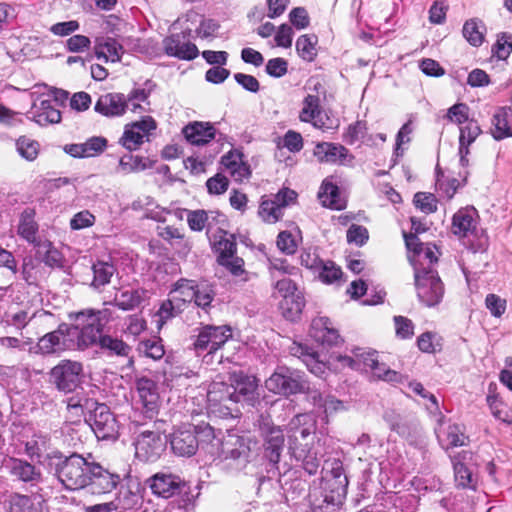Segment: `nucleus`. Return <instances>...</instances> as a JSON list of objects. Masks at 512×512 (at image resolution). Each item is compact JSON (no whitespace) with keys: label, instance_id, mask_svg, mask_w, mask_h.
<instances>
[{"label":"nucleus","instance_id":"1","mask_svg":"<svg viewBox=\"0 0 512 512\" xmlns=\"http://www.w3.org/2000/svg\"><path fill=\"white\" fill-rule=\"evenodd\" d=\"M320 440L315 442L312 426L297 434L288 435V449L291 455L302 462L303 468L310 475H315L320 467L321 454L319 452Z\"/></svg>","mask_w":512,"mask_h":512},{"label":"nucleus","instance_id":"2","mask_svg":"<svg viewBox=\"0 0 512 512\" xmlns=\"http://www.w3.org/2000/svg\"><path fill=\"white\" fill-rule=\"evenodd\" d=\"M320 440L315 442L312 426L297 434L288 435V449L291 455L302 462L303 468L310 475H315L320 467L321 454L319 452Z\"/></svg>","mask_w":512,"mask_h":512},{"label":"nucleus","instance_id":"3","mask_svg":"<svg viewBox=\"0 0 512 512\" xmlns=\"http://www.w3.org/2000/svg\"><path fill=\"white\" fill-rule=\"evenodd\" d=\"M92 460L93 456L91 454L83 457L80 454L73 453L56 465L57 478L67 489L86 488Z\"/></svg>","mask_w":512,"mask_h":512},{"label":"nucleus","instance_id":"4","mask_svg":"<svg viewBox=\"0 0 512 512\" xmlns=\"http://www.w3.org/2000/svg\"><path fill=\"white\" fill-rule=\"evenodd\" d=\"M265 387L274 394L285 396L302 393L309 388L302 373L287 367H278L265 381Z\"/></svg>","mask_w":512,"mask_h":512},{"label":"nucleus","instance_id":"5","mask_svg":"<svg viewBox=\"0 0 512 512\" xmlns=\"http://www.w3.org/2000/svg\"><path fill=\"white\" fill-rule=\"evenodd\" d=\"M478 219V212L474 207H464L453 215L451 226L452 233L458 237L476 238L475 251L484 249L487 244L486 235L478 228Z\"/></svg>","mask_w":512,"mask_h":512},{"label":"nucleus","instance_id":"6","mask_svg":"<svg viewBox=\"0 0 512 512\" xmlns=\"http://www.w3.org/2000/svg\"><path fill=\"white\" fill-rule=\"evenodd\" d=\"M348 479L340 472L334 471L332 478L325 481L322 503H316L313 494H310V502L313 512H333L342 504L347 493Z\"/></svg>","mask_w":512,"mask_h":512},{"label":"nucleus","instance_id":"7","mask_svg":"<svg viewBox=\"0 0 512 512\" xmlns=\"http://www.w3.org/2000/svg\"><path fill=\"white\" fill-rule=\"evenodd\" d=\"M414 277L419 300L428 307L438 304L444 295V285L438 272L433 268H429L428 272L417 270Z\"/></svg>","mask_w":512,"mask_h":512},{"label":"nucleus","instance_id":"8","mask_svg":"<svg viewBox=\"0 0 512 512\" xmlns=\"http://www.w3.org/2000/svg\"><path fill=\"white\" fill-rule=\"evenodd\" d=\"M168 438L158 430H143L135 439V455L141 461L154 462L166 449Z\"/></svg>","mask_w":512,"mask_h":512},{"label":"nucleus","instance_id":"9","mask_svg":"<svg viewBox=\"0 0 512 512\" xmlns=\"http://www.w3.org/2000/svg\"><path fill=\"white\" fill-rule=\"evenodd\" d=\"M297 199V193L289 188H283L271 198L263 197L258 209L259 217L267 223H276L283 216L284 209Z\"/></svg>","mask_w":512,"mask_h":512},{"label":"nucleus","instance_id":"10","mask_svg":"<svg viewBox=\"0 0 512 512\" xmlns=\"http://www.w3.org/2000/svg\"><path fill=\"white\" fill-rule=\"evenodd\" d=\"M82 372L83 366L80 362L62 360L50 371V381L59 391L69 393L80 385Z\"/></svg>","mask_w":512,"mask_h":512},{"label":"nucleus","instance_id":"11","mask_svg":"<svg viewBox=\"0 0 512 512\" xmlns=\"http://www.w3.org/2000/svg\"><path fill=\"white\" fill-rule=\"evenodd\" d=\"M214 248L218 253L217 261L220 265L226 267L233 275L238 276L244 272V261L237 257L234 236L224 232L220 239L214 243Z\"/></svg>","mask_w":512,"mask_h":512},{"label":"nucleus","instance_id":"12","mask_svg":"<svg viewBox=\"0 0 512 512\" xmlns=\"http://www.w3.org/2000/svg\"><path fill=\"white\" fill-rule=\"evenodd\" d=\"M86 489L94 495L110 493L120 483V476L102 467L94 459L88 474Z\"/></svg>","mask_w":512,"mask_h":512},{"label":"nucleus","instance_id":"13","mask_svg":"<svg viewBox=\"0 0 512 512\" xmlns=\"http://www.w3.org/2000/svg\"><path fill=\"white\" fill-rule=\"evenodd\" d=\"M156 122L151 116H145L139 121L128 123L120 138V144L129 151L137 150L144 138L149 137L151 131L156 129Z\"/></svg>","mask_w":512,"mask_h":512},{"label":"nucleus","instance_id":"14","mask_svg":"<svg viewBox=\"0 0 512 512\" xmlns=\"http://www.w3.org/2000/svg\"><path fill=\"white\" fill-rule=\"evenodd\" d=\"M86 422L98 439H111L117 436V421L105 404H97Z\"/></svg>","mask_w":512,"mask_h":512},{"label":"nucleus","instance_id":"15","mask_svg":"<svg viewBox=\"0 0 512 512\" xmlns=\"http://www.w3.org/2000/svg\"><path fill=\"white\" fill-rule=\"evenodd\" d=\"M58 96H54V100L48 97H37L28 112V118L35 121L41 126L47 124L58 123L61 120V113L56 107Z\"/></svg>","mask_w":512,"mask_h":512},{"label":"nucleus","instance_id":"16","mask_svg":"<svg viewBox=\"0 0 512 512\" xmlns=\"http://www.w3.org/2000/svg\"><path fill=\"white\" fill-rule=\"evenodd\" d=\"M169 442L173 453L181 457L194 455L199 447V440L191 425L175 429L169 437Z\"/></svg>","mask_w":512,"mask_h":512},{"label":"nucleus","instance_id":"17","mask_svg":"<svg viewBox=\"0 0 512 512\" xmlns=\"http://www.w3.org/2000/svg\"><path fill=\"white\" fill-rule=\"evenodd\" d=\"M138 401L148 418H153L159 409V392L157 383L148 378L140 377L135 382Z\"/></svg>","mask_w":512,"mask_h":512},{"label":"nucleus","instance_id":"18","mask_svg":"<svg viewBox=\"0 0 512 512\" xmlns=\"http://www.w3.org/2000/svg\"><path fill=\"white\" fill-rule=\"evenodd\" d=\"M229 381L234 393V399L236 404L239 402H247L249 405H254L258 399V383L254 376H249L243 372H233L229 376Z\"/></svg>","mask_w":512,"mask_h":512},{"label":"nucleus","instance_id":"19","mask_svg":"<svg viewBox=\"0 0 512 512\" xmlns=\"http://www.w3.org/2000/svg\"><path fill=\"white\" fill-rule=\"evenodd\" d=\"M163 47L168 56L181 60H193L199 54L197 46L190 42L188 35L184 32L166 37L163 40Z\"/></svg>","mask_w":512,"mask_h":512},{"label":"nucleus","instance_id":"20","mask_svg":"<svg viewBox=\"0 0 512 512\" xmlns=\"http://www.w3.org/2000/svg\"><path fill=\"white\" fill-rule=\"evenodd\" d=\"M235 390L231 383L224 381H213L207 392V400L211 409L215 410L217 406H223L227 410L226 414H231V405L236 404L234 399Z\"/></svg>","mask_w":512,"mask_h":512},{"label":"nucleus","instance_id":"21","mask_svg":"<svg viewBox=\"0 0 512 512\" xmlns=\"http://www.w3.org/2000/svg\"><path fill=\"white\" fill-rule=\"evenodd\" d=\"M314 156L321 163L346 164L353 160L348 149L341 144L331 142L318 143L314 148Z\"/></svg>","mask_w":512,"mask_h":512},{"label":"nucleus","instance_id":"22","mask_svg":"<svg viewBox=\"0 0 512 512\" xmlns=\"http://www.w3.org/2000/svg\"><path fill=\"white\" fill-rule=\"evenodd\" d=\"M67 337L69 341H75L79 349H86L90 345L100 344V338L104 337L100 322L89 323L79 329L77 326L69 328L67 326Z\"/></svg>","mask_w":512,"mask_h":512},{"label":"nucleus","instance_id":"23","mask_svg":"<svg viewBox=\"0 0 512 512\" xmlns=\"http://www.w3.org/2000/svg\"><path fill=\"white\" fill-rule=\"evenodd\" d=\"M148 483L153 494L170 498L180 492L182 481L173 474L156 473L148 479Z\"/></svg>","mask_w":512,"mask_h":512},{"label":"nucleus","instance_id":"24","mask_svg":"<svg viewBox=\"0 0 512 512\" xmlns=\"http://www.w3.org/2000/svg\"><path fill=\"white\" fill-rule=\"evenodd\" d=\"M5 466L13 477L22 482L36 485L42 481L41 471L25 460L11 457Z\"/></svg>","mask_w":512,"mask_h":512},{"label":"nucleus","instance_id":"25","mask_svg":"<svg viewBox=\"0 0 512 512\" xmlns=\"http://www.w3.org/2000/svg\"><path fill=\"white\" fill-rule=\"evenodd\" d=\"M127 108V99L125 95L121 93H107L101 95L95 104V111L107 117L121 116L125 113Z\"/></svg>","mask_w":512,"mask_h":512},{"label":"nucleus","instance_id":"26","mask_svg":"<svg viewBox=\"0 0 512 512\" xmlns=\"http://www.w3.org/2000/svg\"><path fill=\"white\" fill-rule=\"evenodd\" d=\"M107 147V140L104 137L94 136L84 143L65 145L64 151L76 158L95 157L101 154Z\"/></svg>","mask_w":512,"mask_h":512},{"label":"nucleus","instance_id":"27","mask_svg":"<svg viewBox=\"0 0 512 512\" xmlns=\"http://www.w3.org/2000/svg\"><path fill=\"white\" fill-rule=\"evenodd\" d=\"M182 133L192 145H205L216 136V129L210 122H191L187 124Z\"/></svg>","mask_w":512,"mask_h":512},{"label":"nucleus","instance_id":"28","mask_svg":"<svg viewBox=\"0 0 512 512\" xmlns=\"http://www.w3.org/2000/svg\"><path fill=\"white\" fill-rule=\"evenodd\" d=\"M293 356L298 357L306 365L309 371L317 376H321L327 369L326 362L320 359V355L311 347L303 344H294L291 347Z\"/></svg>","mask_w":512,"mask_h":512},{"label":"nucleus","instance_id":"29","mask_svg":"<svg viewBox=\"0 0 512 512\" xmlns=\"http://www.w3.org/2000/svg\"><path fill=\"white\" fill-rule=\"evenodd\" d=\"M251 440L247 437L229 434L221 443V452L226 458L246 460L251 450Z\"/></svg>","mask_w":512,"mask_h":512},{"label":"nucleus","instance_id":"30","mask_svg":"<svg viewBox=\"0 0 512 512\" xmlns=\"http://www.w3.org/2000/svg\"><path fill=\"white\" fill-rule=\"evenodd\" d=\"M99 346L108 356L122 358L129 367L133 365L132 348L123 340L110 335H104V337L100 338Z\"/></svg>","mask_w":512,"mask_h":512},{"label":"nucleus","instance_id":"31","mask_svg":"<svg viewBox=\"0 0 512 512\" xmlns=\"http://www.w3.org/2000/svg\"><path fill=\"white\" fill-rule=\"evenodd\" d=\"M95 55L105 62H119L123 53L122 45L113 37H96L94 45Z\"/></svg>","mask_w":512,"mask_h":512},{"label":"nucleus","instance_id":"32","mask_svg":"<svg viewBox=\"0 0 512 512\" xmlns=\"http://www.w3.org/2000/svg\"><path fill=\"white\" fill-rule=\"evenodd\" d=\"M310 336L318 343L327 346H337L343 342L337 329L327 325V322H312Z\"/></svg>","mask_w":512,"mask_h":512},{"label":"nucleus","instance_id":"33","mask_svg":"<svg viewBox=\"0 0 512 512\" xmlns=\"http://www.w3.org/2000/svg\"><path fill=\"white\" fill-rule=\"evenodd\" d=\"M321 112L319 97L309 94L302 102L299 119L302 122L312 123L316 128H322L324 122L320 119Z\"/></svg>","mask_w":512,"mask_h":512},{"label":"nucleus","instance_id":"34","mask_svg":"<svg viewBox=\"0 0 512 512\" xmlns=\"http://www.w3.org/2000/svg\"><path fill=\"white\" fill-rule=\"evenodd\" d=\"M437 248L435 245L429 243L421 246V249L409 257L411 264L414 267V275L417 270L422 272H428L429 268H433V265L438 261Z\"/></svg>","mask_w":512,"mask_h":512},{"label":"nucleus","instance_id":"35","mask_svg":"<svg viewBox=\"0 0 512 512\" xmlns=\"http://www.w3.org/2000/svg\"><path fill=\"white\" fill-rule=\"evenodd\" d=\"M492 135L496 140L512 136V111L510 108L501 107L493 115Z\"/></svg>","mask_w":512,"mask_h":512},{"label":"nucleus","instance_id":"36","mask_svg":"<svg viewBox=\"0 0 512 512\" xmlns=\"http://www.w3.org/2000/svg\"><path fill=\"white\" fill-rule=\"evenodd\" d=\"M318 198L323 206L341 210L345 208V201L341 198L337 185L325 179L318 192Z\"/></svg>","mask_w":512,"mask_h":512},{"label":"nucleus","instance_id":"37","mask_svg":"<svg viewBox=\"0 0 512 512\" xmlns=\"http://www.w3.org/2000/svg\"><path fill=\"white\" fill-rule=\"evenodd\" d=\"M17 231L23 239L35 246L41 242L37 239L38 224L35 221L33 209L27 208L21 213Z\"/></svg>","mask_w":512,"mask_h":512},{"label":"nucleus","instance_id":"38","mask_svg":"<svg viewBox=\"0 0 512 512\" xmlns=\"http://www.w3.org/2000/svg\"><path fill=\"white\" fill-rule=\"evenodd\" d=\"M284 447V435L280 428L273 427L265 439V456L273 464H277Z\"/></svg>","mask_w":512,"mask_h":512},{"label":"nucleus","instance_id":"39","mask_svg":"<svg viewBox=\"0 0 512 512\" xmlns=\"http://www.w3.org/2000/svg\"><path fill=\"white\" fill-rule=\"evenodd\" d=\"M65 331L67 332V324L63 323L58 331L48 333L40 338L38 342L39 351L44 354H50L56 352L61 346L66 345L68 337L64 335Z\"/></svg>","mask_w":512,"mask_h":512},{"label":"nucleus","instance_id":"40","mask_svg":"<svg viewBox=\"0 0 512 512\" xmlns=\"http://www.w3.org/2000/svg\"><path fill=\"white\" fill-rule=\"evenodd\" d=\"M152 165V161L148 158L126 154L119 159V165L116 168V173L127 175L149 169Z\"/></svg>","mask_w":512,"mask_h":512},{"label":"nucleus","instance_id":"41","mask_svg":"<svg viewBox=\"0 0 512 512\" xmlns=\"http://www.w3.org/2000/svg\"><path fill=\"white\" fill-rule=\"evenodd\" d=\"M275 290L283 297V301L281 302V308L287 309L292 313V317H295L297 313L300 312V304L296 303L295 311L292 308H289L288 305L290 302L294 300V294L296 291L295 283L289 278H282L277 280L275 284Z\"/></svg>","mask_w":512,"mask_h":512},{"label":"nucleus","instance_id":"42","mask_svg":"<svg viewBox=\"0 0 512 512\" xmlns=\"http://www.w3.org/2000/svg\"><path fill=\"white\" fill-rule=\"evenodd\" d=\"M318 38L314 34L301 35L296 41V51L304 61L311 62L317 55Z\"/></svg>","mask_w":512,"mask_h":512},{"label":"nucleus","instance_id":"43","mask_svg":"<svg viewBox=\"0 0 512 512\" xmlns=\"http://www.w3.org/2000/svg\"><path fill=\"white\" fill-rule=\"evenodd\" d=\"M10 512H42V501L37 497L17 494L11 498Z\"/></svg>","mask_w":512,"mask_h":512},{"label":"nucleus","instance_id":"44","mask_svg":"<svg viewBox=\"0 0 512 512\" xmlns=\"http://www.w3.org/2000/svg\"><path fill=\"white\" fill-rule=\"evenodd\" d=\"M216 215L214 212H207L205 210H193L187 214V222L191 230L202 231L204 228H210Z\"/></svg>","mask_w":512,"mask_h":512},{"label":"nucleus","instance_id":"45","mask_svg":"<svg viewBox=\"0 0 512 512\" xmlns=\"http://www.w3.org/2000/svg\"><path fill=\"white\" fill-rule=\"evenodd\" d=\"M37 254L41 260L49 267H59L62 264L61 253L49 241L39 242Z\"/></svg>","mask_w":512,"mask_h":512},{"label":"nucleus","instance_id":"46","mask_svg":"<svg viewBox=\"0 0 512 512\" xmlns=\"http://www.w3.org/2000/svg\"><path fill=\"white\" fill-rule=\"evenodd\" d=\"M196 287L197 285L193 280L180 279L174 284L171 296L185 305V303L193 301Z\"/></svg>","mask_w":512,"mask_h":512},{"label":"nucleus","instance_id":"47","mask_svg":"<svg viewBox=\"0 0 512 512\" xmlns=\"http://www.w3.org/2000/svg\"><path fill=\"white\" fill-rule=\"evenodd\" d=\"M438 437L441 442L446 443L447 448L464 446L467 440L461 426L457 424L449 425Z\"/></svg>","mask_w":512,"mask_h":512},{"label":"nucleus","instance_id":"48","mask_svg":"<svg viewBox=\"0 0 512 512\" xmlns=\"http://www.w3.org/2000/svg\"><path fill=\"white\" fill-rule=\"evenodd\" d=\"M50 448V438L46 435L35 434L25 444V452L31 458H40Z\"/></svg>","mask_w":512,"mask_h":512},{"label":"nucleus","instance_id":"49","mask_svg":"<svg viewBox=\"0 0 512 512\" xmlns=\"http://www.w3.org/2000/svg\"><path fill=\"white\" fill-rule=\"evenodd\" d=\"M16 150L25 160L34 161L39 154V143L26 136H21L16 141Z\"/></svg>","mask_w":512,"mask_h":512},{"label":"nucleus","instance_id":"50","mask_svg":"<svg viewBox=\"0 0 512 512\" xmlns=\"http://www.w3.org/2000/svg\"><path fill=\"white\" fill-rule=\"evenodd\" d=\"M92 269L94 274L92 285L95 288L108 284L115 273L114 266L107 262H98L93 265Z\"/></svg>","mask_w":512,"mask_h":512},{"label":"nucleus","instance_id":"51","mask_svg":"<svg viewBox=\"0 0 512 512\" xmlns=\"http://www.w3.org/2000/svg\"><path fill=\"white\" fill-rule=\"evenodd\" d=\"M206 330L211 338L212 349H214V351L232 337L231 327L225 324L219 326L207 325Z\"/></svg>","mask_w":512,"mask_h":512},{"label":"nucleus","instance_id":"52","mask_svg":"<svg viewBox=\"0 0 512 512\" xmlns=\"http://www.w3.org/2000/svg\"><path fill=\"white\" fill-rule=\"evenodd\" d=\"M141 292L139 290H125L115 297V303L111 304L122 310H131L141 302Z\"/></svg>","mask_w":512,"mask_h":512},{"label":"nucleus","instance_id":"53","mask_svg":"<svg viewBox=\"0 0 512 512\" xmlns=\"http://www.w3.org/2000/svg\"><path fill=\"white\" fill-rule=\"evenodd\" d=\"M352 353L359 361V371L367 372L377 364L378 352L376 350L357 347L352 350Z\"/></svg>","mask_w":512,"mask_h":512},{"label":"nucleus","instance_id":"54","mask_svg":"<svg viewBox=\"0 0 512 512\" xmlns=\"http://www.w3.org/2000/svg\"><path fill=\"white\" fill-rule=\"evenodd\" d=\"M391 429L401 437L411 441H414L420 433L419 424L417 422L407 420L391 423Z\"/></svg>","mask_w":512,"mask_h":512},{"label":"nucleus","instance_id":"55","mask_svg":"<svg viewBox=\"0 0 512 512\" xmlns=\"http://www.w3.org/2000/svg\"><path fill=\"white\" fill-rule=\"evenodd\" d=\"M372 376L377 380H383L389 383H400L403 380L401 374L388 368L384 363L377 361V364L370 369Z\"/></svg>","mask_w":512,"mask_h":512},{"label":"nucleus","instance_id":"56","mask_svg":"<svg viewBox=\"0 0 512 512\" xmlns=\"http://www.w3.org/2000/svg\"><path fill=\"white\" fill-rule=\"evenodd\" d=\"M139 351L144 353L147 357L152 358L153 360H159L165 354V350L160 338L141 341L139 344Z\"/></svg>","mask_w":512,"mask_h":512},{"label":"nucleus","instance_id":"57","mask_svg":"<svg viewBox=\"0 0 512 512\" xmlns=\"http://www.w3.org/2000/svg\"><path fill=\"white\" fill-rule=\"evenodd\" d=\"M481 25L474 19L468 20L463 26V36L473 46L482 44L484 36L480 30Z\"/></svg>","mask_w":512,"mask_h":512},{"label":"nucleus","instance_id":"58","mask_svg":"<svg viewBox=\"0 0 512 512\" xmlns=\"http://www.w3.org/2000/svg\"><path fill=\"white\" fill-rule=\"evenodd\" d=\"M183 305L179 300H175L171 296L168 300L162 302L157 314L160 320L176 318L180 315Z\"/></svg>","mask_w":512,"mask_h":512},{"label":"nucleus","instance_id":"59","mask_svg":"<svg viewBox=\"0 0 512 512\" xmlns=\"http://www.w3.org/2000/svg\"><path fill=\"white\" fill-rule=\"evenodd\" d=\"M480 132V127L475 121H469L464 127H461L459 137V144L461 145V150L463 151V149H465V146L468 147L471 143H473L480 134Z\"/></svg>","mask_w":512,"mask_h":512},{"label":"nucleus","instance_id":"60","mask_svg":"<svg viewBox=\"0 0 512 512\" xmlns=\"http://www.w3.org/2000/svg\"><path fill=\"white\" fill-rule=\"evenodd\" d=\"M413 202L418 209L426 214L437 210V199L431 193L418 192L415 194Z\"/></svg>","mask_w":512,"mask_h":512},{"label":"nucleus","instance_id":"61","mask_svg":"<svg viewBox=\"0 0 512 512\" xmlns=\"http://www.w3.org/2000/svg\"><path fill=\"white\" fill-rule=\"evenodd\" d=\"M312 426L313 433H315V423L309 414H298L294 416L288 424V435L297 434L299 431Z\"/></svg>","mask_w":512,"mask_h":512},{"label":"nucleus","instance_id":"62","mask_svg":"<svg viewBox=\"0 0 512 512\" xmlns=\"http://www.w3.org/2000/svg\"><path fill=\"white\" fill-rule=\"evenodd\" d=\"M298 243L296 238L289 231H282L277 237V247L281 252L292 255L296 252Z\"/></svg>","mask_w":512,"mask_h":512},{"label":"nucleus","instance_id":"63","mask_svg":"<svg viewBox=\"0 0 512 512\" xmlns=\"http://www.w3.org/2000/svg\"><path fill=\"white\" fill-rule=\"evenodd\" d=\"M229 186L228 179L218 173L214 175L213 177H210L206 182V187L208 189V192L210 194L220 195L227 191Z\"/></svg>","mask_w":512,"mask_h":512},{"label":"nucleus","instance_id":"64","mask_svg":"<svg viewBox=\"0 0 512 512\" xmlns=\"http://www.w3.org/2000/svg\"><path fill=\"white\" fill-rule=\"evenodd\" d=\"M300 261L303 266L311 270H319L323 265L316 249H304L300 255Z\"/></svg>","mask_w":512,"mask_h":512}]
</instances>
